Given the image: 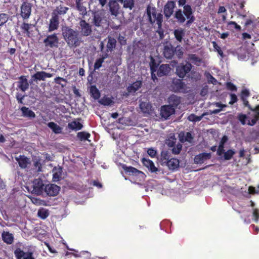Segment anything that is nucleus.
Wrapping results in <instances>:
<instances>
[{
    "mask_svg": "<svg viewBox=\"0 0 259 259\" xmlns=\"http://www.w3.org/2000/svg\"><path fill=\"white\" fill-rule=\"evenodd\" d=\"M147 153L151 157L153 158L156 156L157 151L154 149L151 148L148 149Z\"/></svg>",
    "mask_w": 259,
    "mask_h": 259,
    "instance_id": "64",
    "label": "nucleus"
},
{
    "mask_svg": "<svg viewBox=\"0 0 259 259\" xmlns=\"http://www.w3.org/2000/svg\"><path fill=\"white\" fill-rule=\"evenodd\" d=\"M14 254L17 259L24 258L27 253L24 252L20 248H18L14 251Z\"/></svg>",
    "mask_w": 259,
    "mask_h": 259,
    "instance_id": "47",
    "label": "nucleus"
},
{
    "mask_svg": "<svg viewBox=\"0 0 259 259\" xmlns=\"http://www.w3.org/2000/svg\"><path fill=\"white\" fill-rule=\"evenodd\" d=\"M31 13V6L28 3L24 2L21 6L20 15L23 19L29 18Z\"/></svg>",
    "mask_w": 259,
    "mask_h": 259,
    "instance_id": "13",
    "label": "nucleus"
},
{
    "mask_svg": "<svg viewBox=\"0 0 259 259\" xmlns=\"http://www.w3.org/2000/svg\"><path fill=\"white\" fill-rule=\"evenodd\" d=\"M168 101L172 104V107H177L181 103L180 98L174 95H171L169 97Z\"/></svg>",
    "mask_w": 259,
    "mask_h": 259,
    "instance_id": "38",
    "label": "nucleus"
},
{
    "mask_svg": "<svg viewBox=\"0 0 259 259\" xmlns=\"http://www.w3.org/2000/svg\"><path fill=\"white\" fill-rule=\"evenodd\" d=\"M91 137L90 133L86 132H82V146L83 145H89L92 146L91 140L89 138Z\"/></svg>",
    "mask_w": 259,
    "mask_h": 259,
    "instance_id": "39",
    "label": "nucleus"
},
{
    "mask_svg": "<svg viewBox=\"0 0 259 259\" xmlns=\"http://www.w3.org/2000/svg\"><path fill=\"white\" fill-rule=\"evenodd\" d=\"M41 171V164L39 160L36 159L33 161V164L30 166L27 171V172H29V173L33 176L38 175Z\"/></svg>",
    "mask_w": 259,
    "mask_h": 259,
    "instance_id": "11",
    "label": "nucleus"
},
{
    "mask_svg": "<svg viewBox=\"0 0 259 259\" xmlns=\"http://www.w3.org/2000/svg\"><path fill=\"white\" fill-rule=\"evenodd\" d=\"M227 28L228 29L230 30L233 31L234 29H236V30L240 31L241 30V27L240 25H238L234 21H230L228 22L227 24Z\"/></svg>",
    "mask_w": 259,
    "mask_h": 259,
    "instance_id": "42",
    "label": "nucleus"
},
{
    "mask_svg": "<svg viewBox=\"0 0 259 259\" xmlns=\"http://www.w3.org/2000/svg\"><path fill=\"white\" fill-rule=\"evenodd\" d=\"M213 47L215 51L218 52V53L222 57H224V54L223 51L221 50V48L218 45L217 43L215 41L212 42Z\"/></svg>",
    "mask_w": 259,
    "mask_h": 259,
    "instance_id": "56",
    "label": "nucleus"
},
{
    "mask_svg": "<svg viewBox=\"0 0 259 259\" xmlns=\"http://www.w3.org/2000/svg\"><path fill=\"white\" fill-rule=\"evenodd\" d=\"M184 15V13H183L181 9H178L176 11L175 18L177 19V21L179 23L182 24L185 22L186 18Z\"/></svg>",
    "mask_w": 259,
    "mask_h": 259,
    "instance_id": "33",
    "label": "nucleus"
},
{
    "mask_svg": "<svg viewBox=\"0 0 259 259\" xmlns=\"http://www.w3.org/2000/svg\"><path fill=\"white\" fill-rule=\"evenodd\" d=\"M224 159L226 160H230L232 157L233 156L234 154H235V151L233 150L229 149L228 151H227L226 152H224Z\"/></svg>",
    "mask_w": 259,
    "mask_h": 259,
    "instance_id": "51",
    "label": "nucleus"
},
{
    "mask_svg": "<svg viewBox=\"0 0 259 259\" xmlns=\"http://www.w3.org/2000/svg\"><path fill=\"white\" fill-rule=\"evenodd\" d=\"M193 139V137L192 136L191 133L190 132H187L184 139H181V141L182 142L187 141L189 143H191L192 142Z\"/></svg>",
    "mask_w": 259,
    "mask_h": 259,
    "instance_id": "59",
    "label": "nucleus"
},
{
    "mask_svg": "<svg viewBox=\"0 0 259 259\" xmlns=\"http://www.w3.org/2000/svg\"><path fill=\"white\" fill-rule=\"evenodd\" d=\"M230 96L231 97V100L229 103V104L230 105H233L235 103L237 102L238 98H237V96L235 94L231 93V94H230Z\"/></svg>",
    "mask_w": 259,
    "mask_h": 259,
    "instance_id": "63",
    "label": "nucleus"
},
{
    "mask_svg": "<svg viewBox=\"0 0 259 259\" xmlns=\"http://www.w3.org/2000/svg\"><path fill=\"white\" fill-rule=\"evenodd\" d=\"M192 68V65L189 62H186L185 64L181 63L176 67V74L181 78H184Z\"/></svg>",
    "mask_w": 259,
    "mask_h": 259,
    "instance_id": "5",
    "label": "nucleus"
},
{
    "mask_svg": "<svg viewBox=\"0 0 259 259\" xmlns=\"http://www.w3.org/2000/svg\"><path fill=\"white\" fill-rule=\"evenodd\" d=\"M175 143L174 142H169L168 145L169 147H172L171 151L174 154H178L180 153L182 148V145L180 143H178L176 146H174Z\"/></svg>",
    "mask_w": 259,
    "mask_h": 259,
    "instance_id": "35",
    "label": "nucleus"
},
{
    "mask_svg": "<svg viewBox=\"0 0 259 259\" xmlns=\"http://www.w3.org/2000/svg\"><path fill=\"white\" fill-rule=\"evenodd\" d=\"M250 92L248 90L246 89H243L240 93V98L241 100H245L247 99V98L250 96Z\"/></svg>",
    "mask_w": 259,
    "mask_h": 259,
    "instance_id": "53",
    "label": "nucleus"
},
{
    "mask_svg": "<svg viewBox=\"0 0 259 259\" xmlns=\"http://www.w3.org/2000/svg\"><path fill=\"white\" fill-rule=\"evenodd\" d=\"M215 104L216 106L219 107L220 108V109H214L213 110H210V114H218L219 113H220L221 111V110H222L223 108H224V107L226 106V105L222 104H221L220 103H218V102L215 103Z\"/></svg>",
    "mask_w": 259,
    "mask_h": 259,
    "instance_id": "50",
    "label": "nucleus"
},
{
    "mask_svg": "<svg viewBox=\"0 0 259 259\" xmlns=\"http://www.w3.org/2000/svg\"><path fill=\"white\" fill-rule=\"evenodd\" d=\"M140 108L143 113H148L151 106L150 104L143 102L140 104Z\"/></svg>",
    "mask_w": 259,
    "mask_h": 259,
    "instance_id": "49",
    "label": "nucleus"
},
{
    "mask_svg": "<svg viewBox=\"0 0 259 259\" xmlns=\"http://www.w3.org/2000/svg\"><path fill=\"white\" fill-rule=\"evenodd\" d=\"M53 179L54 181H58L61 178L62 168L61 167H54L53 169Z\"/></svg>",
    "mask_w": 259,
    "mask_h": 259,
    "instance_id": "32",
    "label": "nucleus"
},
{
    "mask_svg": "<svg viewBox=\"0 0 259 259\" xmlns=\"http://www.w3.org/2000/svg\"><path fill=\"white\" fill-rule=\"evenodd\" d=\"M82 6V35L88 36L92 32L91 26L97 27L101 25L102 21V13L99 11H93L90 10L83 14Z\"/></svg>",
    "mask_w": 259,
    "mask_h": 259,
    "instance_id": "1",
    "label": "nucleus"
},
{
    "mask_svg": "<svg viewBox=\"0 0 259 259\" xmlns=\"http://www.w3.org/2000/svg\"><path fill=\"white\" fill-rule=\"evenodd\" d=\"M38 216L41 218V219H46L49 215V211L48 210L42 208L41 209H39L37 212Z\"/></svg>",
    "mask_w": 259,
    "mask_h": 259,
    "instance_id": "45",
    "label": "nucleus"
},
{
    "mask_svg": "<svg viewBox=\"0 0 259 259\" xmlns=\"http://www.w3.org/2000/svg\"><path fill=\"white\" fill-rule=\"evenodd\" d=\"M60 190V187L57 185L49 184L46 186L44 194L49 196H56L58 194Z\"/></svg>",
    "mask_w": 259,
    "mask_h": 259,
    "instance_id": "8",
    "label": "nucleus"
},
{
    "mask_svg": "<svg viewBox=\"0 0 259 259\" xmlns=\"http://www.w3.org/2000/svg\"><path fill=\"white\" fill-rule=\"evenodd\" d=\"M171 68L168 64H162L160 65L157 70V75L158 77L166 76L170 72Z\"/></svg>",
    "mask_w": 259,
    "mask_h": 259,
    "instance_id": "20",
    "label": "nucleus"
},
{
    "mask_svg": "<svg viewBox=\"0 0 259 259\" xmlns=\"http://www.w3.org/2000/svg\"><path fill=\"white\" fill-rule=\"evenodd\" d=\"M186 3V0H178V5L180 6H183V13L188 20L186 22V25L187 26L190 25L195 21V17L193 15V11L191 7L189 5H185Z\"/></svg>",
    "mask_w": 259,
    "mask_h": 259,
    "instance_id": "4",
    "label": "nucleus"
},
{
    "mask_svg": "<svg viewBox=\"0 0 259 259\" xmlns=\"http://www.w3.org/2000/svg\"><path fill=\"white\" fill-rule=\"evenodd\" d=\"M187 62H191L194 64L199 66L202 62V59L198 57L196 54H190L188 55Z\"/></svg>",
    "mask_w": 259,
    "mask_h": 259,
    "instance_id": "30",
    "label": "nucleus"
},
{
    "mask_svg": "<svg viewBox=\"0 0 259 259\" xmlns=\"http://www.w3.org/2000/svg\"><path fill=\"white\" fill-rule=\"evenodd\" d=\"M91 185L97 187L98 189H101L103 187V185L98 180H93L90 183Z\"/></svg>",
    "mask_w": 259,
    "mask_h": 259,
    "instance_id": "62",
    "label": "nucleus"
},
{
    "mask_svg": "<svg viewBox=\"0 0 259 259\" xmlns=\"http://www.w3.org/2000/svg\"><path fill=\"white\" fill-rule=\"evenodd\" d=\"M202 118V116H197L195 115L194 114H191L188 117V119L190 121L193 122H196L199 121L201 120Z\"/></svg>",
    "mask_w": 259,
    "mask_h": 259,
    "instance_id": "55",
    "label": "nucleus"
},
{
    "mask_svg": "<svg viewBox=\"0 0 259 259\" xmlns=\"http://www.w3.org/2000/svg\"><path fill=\"white\" fill-rule=\"evenodd\" d=\"M151 72H156L158 70L159 64L156 62L155 60L151 57V61L149 63Z\"/></svg>",
    "mask_w": 259,
    "mask_h": 259,
    "instance_id": "46",
    "label": "nucleus"
},
{
    "mask_svg": "<svg viewBox=\"0 0 259 259\" xmlns=\"http://www.w3.org/2000/svg\"><path fill=\"white\" fill-rule=\"evenodd\" d=\"M173 33L177 40L179 42H181L185 35V31L184 29L182 28H179L174 30Z\"/></svg>",
    "mask_w": 259,
    "mask_h": 259,
    "instance_id": "28",
    "label": "nucleus"
},
{
    "mask_svg": "<svg viewBox=\"0 0 259 259\" xmlns=\"http://www.w3.org/2000/svg\"><path fill=\"white\" fill-rule=\"evenodd\" d=\"M53 76L52 74L44 71L37 72L32 76L34 80H45L46 78H50Z\"/></svg>",
    "mask_w": 259,
    "mask_h": 259,
    "instance_id": "23",
    "label": "nucleus"
},
{
    "mask_svg": "<svg viewBox=\"0 0 259 259\" xmlns=\"http://www.w3.org/2000/svg\"><path fill=\"white\" fill-rule=\"evenodd\" d=\"M175 112V108L170 105H163L160 109V115L165 119H167L170 115L174 114Z\"/></svg>",
    "mask_w": 259,
    "mask_h": 259,
    "instance_id": "12",
    "label": "nucleus"
},
{
    "mask_svg": "<svg viewBox=\"0 0 259 259\" xmlns=\"http://www.w3.org/2000/svg\"><path fill=\"white\" fill-rule=\"evenodd\" d=\"M59 17L58 16L52 15V18L50 21V24L49 26V31H53L57 29L59 27Z\"/></svg>",
    "mask_w": 259,
    "mask_h": 259,
    "instance_id": "22",
    "label": "nucleus"
},
{
    "mask_svg": "<svg viewBox=\"0 0 259 259\" xmlns=\"http://www.w3.org/2000/svg\"><path fill=\"white\" fill-rule=\"evenodd\" d=\"M69 8L66 7H64L62 5L57 6L56 9L53 11L52 15H57L59 16V15H62L65 14Z\"/></svg>",
    "mask_w": 259,
    "mask_h": 259,
    "instance_id": "29",
    "label": "nucleus"
},
{
    "mask_svg": "<svg viewBox=\"0 0 259 259\" xmlns=\"http://www.w3.org/2000/svg\"><path fill=\"white\" fill-rule=\"evenodd\" d=\"M116 45V39L112 37H108V41L107 44V52H112L115 48Z\"/></svg>",
    "mask_w": 259,
    "mask_h": 259,
    "instance_id": "34",
    "label": "nucleus"
},
{
    "mask_svg": "<svg viewBox=\"0 0 259 259\" xmlns=\"http://www.w3.org/2000/svg\"><path fill=\"white\" fill-rule=\"evenodd\" d=\"M82 197H84L86 198L91 197L93 195V188L89 187L88 188H84L82 189Z\"/></svg>",
    "mask_w": 259,
    "mask_h": 259,
    "instance_id": "41",
    "label": "nucleus"
},
{
    "mask_svg": "<svg viewBox=\"0 0 259 259\" xmlns=\"http://www.w3.org/2000/svg\"><path fill=\"white\" fill-rule=\"evenodd\" d=\"M16 160L18 163L19 166L22 169H25L27 171L30 166L31 165L30 159L24 155H20L15 157Z\"/></svg>",
    "mask_w": 259,
    "mask_h": 259,
    "instance_id": "9",
    "label": "nucleus"
},
{
    "mask_svg": "<svg viewBox=\"0 0 259 259\" xmlns=\"http://www.w3.org/2000/svg\"><path fill=\"white\" fill-rule=\"evenodd\" d=\"M99 103L102 105L108 106L111 104L112 100L110 98L104 97L99 101Z\"/></svg>",
    "mask_w": 259,
    "mask_h": 259,
    "instance_id": "52",
    "label": "nucleus"
},
{
    "mask_svg": "<svg viewBox=\"0 0 259 259\" xmlns=\"http://www.w3.org/2000/svg\"><path fill=\"white\" fill-rule=\"evenodd\" d=\"M46 185L41 179H34L33 181L32 193L37 195H43Z\"/></svg>",
    "mask_w": 259,
    "mask_h": 259,
    "instance_id": "6",
    "label": "nucleus"
},
{
    "mask_svg": "<svg viewBox=\"0 0 259 259\" xmlns=\"http://www.w3.org/2000/svg\"><path fill=\"white\" fill-rule=\"evenodd\" d=\"M16 83L17 88L22 92H25L29 88V85L25 76H21Z\"/></svg>",
    "mask_w": 259,
    "mask_h": 259,
    "instance_id": "19",
    "label": "nucleus"
},
{
    "mask_svg": "<svg viewBox=\"0 0 259 259\" xmlns=\"http://www.w3.org/2000/svg\"><path fill=\"white\" fill-rule=\"evenodd\" d=\"M142 85V81L141 80H137L127 88V91L129 93H135L141 88Z\"/></svg>",
    "mask_w": 259,
    "mask_h": 259,
    "instance_id": "27",
    "label": "nucleus"
},
{
    "mask_svg": "<svg viewBox=\"0 0 259 259\" xmlns=\"http://www.w3.org/2000/svg\"><path fill=\"white\" fill-rule=\"evenodd\" d=\"M121 167L124 172L130 176H138L140 174L144 175L142 171L132 166H127L126 164H123Z\"/></svg>",
    "mask_w": 259,
    "mask_h": 259,
    "instance_id": "18",
    "label": "nucleus"
},
{
    "mask_svg": "<svg viewBox=\"0 0 259 259\" xmlns=\"http://www.w3.org/2000/svg\"><path fill=\"white\" fill-rule=\"evenodd\" d=\"M90 92L91 96L95 99L97 100L100 97V93L96 85H92L90 89Z\"/></svg>",
    "mask_w": 259,
    "mask_h": 259,
    "instance_id": "36",
    "label": "nucleus"
},
{
    "mask_svg": "<svg viewBox=\"0 0 259 259\" xmlns=\"http://www.w3.org/2000/svg\"><path fill=\"white\" fill-rule=\"evenodd\" d=\"M227 90L232 92H236L237 90V87L231 82H227L226 84Z\"/></svg>",
    "mask_w": 259,
    "mask_h": 259,
    "instance_id": "57",
    "label": "nucleus"
},
{
    "mask_svg": "<svg viewBox=\"0 0 259 259\" xmlns=\"http://www.w3.org/2000/svg\"><path fill=\"white\" fill-rule=\"evenodd\" d=\"M180 161L178 159L170 158L164 165L167 166L169 169L174 170L179 166Z\"/></svg>",
    "mask_w": 259,
    "mask_h": 259,
    "instance_id": "26",
    "label": "nucleus"
},
{
    "mask_svg": "<svg viewBox=\"0 0 259 259\" xmlns=\"http://www.w3.org/2000/svg\"><path fill=\"white\" fill-rule=\"evenodd\" d=\"M211 157L210 153H202L195 156L194 163L197 164H201L207 160L210 159Z\"/></svg>",
    "mask_w": 259,
    "mask_h": 259,
    "instance_id": "17",
    "label": "nucleus"
},
{
    "mask_svg": "<svg viewBox=\"0 0 259 259\" xmlns=\"http://www.w3.org/2000/svg\"><path fill=\"white\" fill-rule=\"evenodd\" d=\"M182 48L180 46L175 47L174 55H176L178 59H181L183 56Z\"/></svg>",
    "mask_w": 259,
    "mask_h": 259,
    "instance_id": "48",
    "label": "nucleus"
},
{
    "mask_svg": "<svg viewBox=\"0 0 259 259\" xmlns=\"http://www.w3.org/2000/svg\"><path fill=\"white\" fill-rule=\"evenodd\" d=\"M48 126L55 134H60L62 132V128L57 124L54 122H50L48 123Z\"/></svg>",
    "mask_w": 259,
    "mask_h": 259,
    "instance_id": "37",
    "label": "nucleus"
},
{
    "mask_svg": "<svg viewBox=\"0 0 259 259\" xmlns=\"http://www.w3.org/2000/svg\"><path fill=\"white\" fill-rule=\"evenodd\" d=\"M62 34L65 40L70 47H76L79 46V32L74 30L67 26L62 27Z\"/></svg>",
    "mask_w": 259,
    "mask_h": 259,
    "instance_id": "2",
    "label": "nucleus"
},
{
    "mask_svg": "<svg viewBox=\"0 0 259 259\" xmlns=\"http://www.w3.org/2000/svg\"><path fill=\"white\" fill-rule=\"evenodd\" d=\"M176 7L174 1H168L163 7V13L167 19H168L173 14L174 9Z\"/></svg>",
    "mask_w": 259,
    "mask_h": 259,
    "instance_id": "10",
    "label": "nucleus"
},
{
    "mask_svg": "<svg viewBox=\"0 0 259 259\" xmlns=\"http://www.w3.org/2000/svg\"><path fill=\"white\" fill-rule=\"evenodd\" d=\"M170 158V155L168 151L163 150L161 152L160 162L162 165H164Z\"/></svg>",
    "mask_w": 259,
    "mask_h": 259,
    "instance_id": "31",
    "label": "nucleus"
},
{
    "mask_svg": "<svg viewBox=\"0 0 259 259\" xmlns=\"http://www.w3.org/2000/svg\"><path fill=\"white\" fill-rule=\"evenodd\" d=\"M146 14L149 23L153 25L156 23L158 29H161L163 22V15L161 13H157L155 7L148 5L146 8Z\"/></svg>",
    "mask_w": 259,
    "mask_h": 259,
    "instance_id": "3",
    "label": "nucleus"
},
{
    "mask_svg": "<svg viewBox=\"0 0 259 259\" xmlns=\"http://www.w3.org/2000/svg\"><path fill=\"white\" fill-rule=\"evenodd\" d=\"M32 26V24L24 22L21 24L20 28L23 30L24 33L26 34L27 36H30V32L29 30Z\"/></svg>",
    "mask_w": 259,
    "mask_h": 259,
    "instance_id": "40",
    "label": "nucleus"
},
{
    "mask_svg": "<svg viewBox=\"0 0 259 259\" xmlns=\"http://www.w3.org/2000/svg\"><path fill=\"white\" fill-rule=\"evenodd\" d=\"M259 119V112L255 113L254 117L250 121H248V124L249 125H254Z\"/></svg>",
    "mask_w": 259,
    "mask_h": 259,
    "instance_id": "58",
    "label": "nucleus"
},
{
    "mask_svg": "<svg viewBox=\"0 0 259 259\" xmlns=\"http://www.w3.org/2000/svg\"><path fill=\"white\" fill-rule=\"evenodd\" d=\"M68 127L72 130L77 131L81 129V123L79 122L73 121L68 123Z\"/></svg>",
    "mask_w": 259,
    "mask_h": 259,
    "instance_id": "44",
    "label": "nucleus"
},
{
    "mask_svg": "<svg viewBox=\"0 0 259 259\" xmlns=\"http://www.w3.org/2000/svg\"><path fill=\"white\" fill-rule=\"evenodd\" d=\"M108 54H105L101 58H100L96 60L94 64V69L95 70L99 69L101 66L104 60L107 57Z\"/></svg>",
    "mask_w": 259,
    "mask_h": 259,
    "instance_id": "43",
    "label": "nucleus"
},
{
    "mask_svg": "<svg viewBox=\"0 0 259 259\" xmlns=\"http://www.w3.org/2000/svg\"><path fill=\"white\" fill-rule=\"evenodd\" d=\"M22 112V115L24 117L34 118L35 117V113L28 107L23 106L20 109Z\"/></svg>",
    "mask_w": 259,
    "mask_h": 259,
    "instance_id": "24",
    "label": "nucleus"
},
{
    "mask_svg": "<svg viewBox=\"0 0 259 259\" xmlns=\"http://www.w3.org/2000/svg\"><path fill=\"white\" fill-rule=\"evenodd\" d=\"M200 75L199 73L196 72L195 71H192L191 72V76L190 77L192 79H194L195 80H197L200 79Z\"/></svg>",
    "mask_w": 259,
    "mask_h": 259,
    "instance_id": "61",
    "label": "nucleus"
},
{
    "mask_svg": "<svg viewBox=\"0 0 259 259\" xmlns=\"http://www.w3.org/2000/svg\"><path fill=\"white\" fill-rule=\"evenodd\" d=\"M117 0H110L108 6L111 15L117 16L119 14L120 6Z\"/></svg>",
    "mask_w": 259,
    "mask_h": 259,
    "instance_id": "15",
    "label": "nucleus"
},
{
    "mask_svg": "<svg viewBox=\"0 0 259 259\" xmlns=\"http://www.w3.org/2000/svg\"><path fill=\"white\" fill-rule=\"evenodd\" d=\"M143 164L151 172H156L158 169L155 166L154 162L149 159L143 158L141 160Z\"/></svg>",
    "mask_w": 259,
    "mask_h": 259,
    "instance_id": "21",
    "label": "nucleus"
},
{
    "mask_svg": "<svg viewBox=\"0 0 259 259\" xmlns=\"http://www.w3.org/2000/svg\"><path fill=\"white\" fill-rule=\"evenodd\" d=\"M9 20V16L7 14H0V26L5 24Z\"/></svg>",
    "mask_w": 259,
    "mask_h": 259,
    "instance_id": "54",
    "label": "nucleus"
},
{
    "mask_svg": "<svg viewBox=\"0 0 259 259\" xmlns=\"http://www.w3.org/2000/svg\"><path fill=\"white\" fill-rule=\"evenodd\" d=\"M252 215L254 218V221L257 223L259 219V210L257 208L253 209Z\"/></svg>",
    "mask_w": 259,
    "mask_h": 259,
    "instance_id": "60",
    "label": "nucleus"
},
{
    "mask_svg": "<svg viewBox=\"0 0 259 259\" xmlns=\"http://www.w3.org/2000/svg\"><path fill=\"white\" fill-rule=\"evenodd\" d=\"M2 238L4 242L11 244L14 241V236L9 232L4 231L2 234Z\"/></svg>",
    "mask_w": 259,
    "mask_h": 259,
    "instance_id": "25",
    "label": "nucleus"
},
{
    "mask_svg": "<svg viewBox=\"0 0 259 259\" xmlns=\"http://www.w3.org/2000/svg\"><path fill=\"white\" fill-rule=\"evenodd\" d=\"M185 86V84L182 79L178 78H174L172 79L171 88L174 92H180L184 89Z\"/></svg>",
    "mask_w": 259,
    "mask_h": 259,
    "instance_id": "14",
    "label": "nucleus"
},
{
    "mask_svg": "<svg viewBox=\"0 0 259 259\" xmlns=\"http://www.w3.org/2000/svg\"><path fill=\"white\" fill-rule=\"evenodd\" d=\"M175 47L170 44H166L163 48V54L164 57L167 59H171L174 56Z\"/></svg>",
    "mask_w": 259,
    "mask_h": 259,
    "instance_id": "16",
    "label": "nucleus"
},
{
    "mask_svg": "<svg viewBox=\"0 0 259 259\" xmlns=\"http://www.w3.org/2000/svg\"><path fill=\"white\" fill-rule=\"evenodd\" d=\"M59 38L56 33L48 35L44 40V43L47 47L50 48H58L59 46Z\"/></svg>",
    "mask_w": 259,
    "mask_h": 259,
    "instance_id": "7",
    "label": "nucleus"
}]
</instances>
